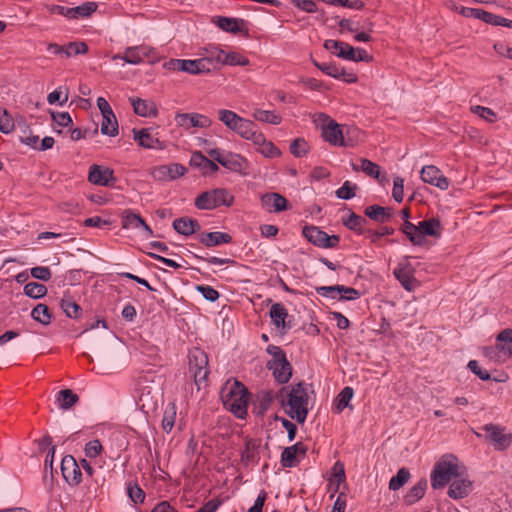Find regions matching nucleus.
Masks as SVG:
<instances>
[{
	"label": "nucleus",
	"instance_id": "obj_1",
	"mask_svg": "<svg viewBox=\"0 0 512 512\" xmlns=\"http://www.w3.org/2000/svg\"><path fill=\"white\" fill-rule=\"evenodd\" d=\"M276 397L285 413L298 423L303 424L308 415L309 396L307 386L299 382L293 386L282 387Z\"/></svg>",
	"mask_w": 512,
	"mask_h": 512
},
{
	"label": "nucleus",
	"instance_id": "obj_2",
	"mask_svg": "<svg viewBox=\"0 0 512 512\" xmlns=\"http://www.w3.org/2000/svg\"><path fill=\"white\" fill-rule=\"evenodd\" d=\"M463 474L464 467L459 465L455 456L452 454L443 455L431 472V486L433 489L444 488L448 483Z\"/></svg>",
	"mask_w": 512,
	"mask_h": 512
},
{
	"label": "nucleus",
	"instance_id": "obj_3",
	"mask_svg": "<svg viewBox=\"0 0 512 512\" xmlns=\"http://www.w3.org/2000/svg\"><path fill=\"white\" fill-rule=\"evenodd\" d=\"M221 398L225 408L236 417L243 419L247 415L249 393L246 387L238 381L230 387H225L221 392Z\"/></svg>",
	"mask_w": 512,
	"mask_h": 512
},
{
	"label": "nucleus",
	"instance_id": "obj_4",
	"mask_svg": "<svg viewBox=\"0 0 512 512\" xmlns=\"http://www.w3.org/2000/svg\"><path fill=\"white\" fill-rule=\"evenodd\" d=\"M266 351L271 355V359L266 364L267 369L272 371V374L278 383H287L292 376V366L289 363L285 352L282 348L275 345H268Z\"/></svg>",
	"mask_w": 512,
	"mask_h": 512
},
{
	"label": "nucleus",
	"instance_id": "obj_5",
	"mask_svg": "<svg viewBox=\"0 0 512 512\" xmlns=\"http://www.w3.org/2000/svg\"><path fill=\"white\" fill-rule=\"evenodd\" d=\"M234 197L224 188H217L198 195L195 199V206L201 210H211L221 205L231 206Z\"/></svg>",
	"mask_w": 512,
	"mask_h": 512
},
{
	"label": "nucleus",
	"instance_id": "obj_6",
	"mask_svg": "<svg viewBox=\"0 0 512 512\" xmlns=\"http://www.w3.org/2000/svg\"><path fill=\"white\" fill-rule=\"evenodd\" d=\"M188 359L189 370L193 374L195 384L198 386V389H200L203 383L206 384L209 374L208 356L202 349L193 348L189 352Z\"/></svg>",
	"mask_w": 512,
	"mask_h": 512
},
{
	"label": "nucleus",
	"instance_id": "obj_7",
	"mask_svg": "<svg viewBox=\"0 0 512 512\" xmlns=\"http://www.w3.org/2000/svg\"><path fill=\"white\" fill-rule=\"evenodd\" d=\"M221 164L226 171L237 173L241 176L248 175V162H190L191 167L199 170L202 176H211L218 170V164Z\"/></svg>",
	"mask_w": 512,
	"mask_h": 512
},
{
	"label": "nucleus",
	"instance_id": "obj_8",
	"mask_svg": "<svg viewBox=\"0 0 512 512\" xmlns=\"http://www.w3.org/2000/svg\"><path fill=\"white\" fill-rule=\"evenodd\" d=\"M218 118L228 129L234 131L242 138L244 136L251 135V128H256V125L253 121L242 118L231 110H219Z\"/></svg>",
	"mask_w": 512,
	"mask_h": 512
},
{
	"label": "nucleus",
	"instance_id": "obj_9",
	"mask_svg": "<svg viewBox=\"0 0 512 512\" xmlns=\"http://www.w3.org/2000/svg\"><path fill=\"white\" fill-rule=\"evenodd\" d=\"M315 122L321 126V136L324 141L331 145L341 146L344 143L343 133L340 125L337 124L333 119L324 113H320L317 116Z\"/></svg>",
	"mask_w": 512,
	"mask_h": 512
},
{
	"label": "nucleus",
	"instance_id": "obj_10",
	"mask_svg": "<svg viewBox=\"0 0 512 512\" xmlns=\"http://www.w3.org/2000/svg\"><path fill=\"white\" fill-rule=\"evenodd\" d=\"M302 233L307 241L320 248H335L340 242L338 235H328L316 226H305Z\"/></svg>",
	"mask_w": 512,
	"mask_h": 512
},
{
	"label": "nucleus",
	"instance_id": "obj_11",
	"mask_svg": "<svg viewBox=\"0 0 512 512\" xmlns=\"http://www.w3.org/2000/svg\"><path fill=\"white\" fill-rule=\"evenodd\" d=\"M482 429L486 433V440L492 442L496 450L504 451L511 445L512 434L506 433L504 427L489 423L484 425Z\"/></svg>",
	"mask_w": 512,
	"mask_h": 512
},
{
	"label": "nucleus",
	"instance_id": "obj_12",
	"mask_svg": "<svg viewBox=\"0 0 512 512\" xmlns=\"http://www.w3.org/2000/svg\"><path fill=\"white\" fill-rule=\"evenodd\" d=\"M186 173L187 168L179 163L161 164L150 170L153 179L159 182L173 181Z\"/></svg>",
	"mask_w": 512,
	"mask_h": 512
},
{
	"label": "nucleus",
	"instance_id": "obj_13",
	"mask_svg": "<svg viewBox=\"0 0 512 512\" xmlns=\"http://www.w3.org/2000/svg\"><path fill=\"white\" fill-rule=\"evenodd\" d=\"M415 269L412 264L405 258L399 262L398 266L394 269L395 278L401 283L402 287L411 292L419 287V281L414 277Z\"/></svg>",
	"mask_w": 512,
	"mask_h": 512
},
{
	"label": "nucleus",
	"instance_id": "obj_14",
	"mask_svg": "<svg viewBox=\"0 0 512 512\" xmlns=\"http://www.w3.org/2000/svg\"><path fill=\"white\" fill-rule=\"evenodd\" d=\"M97 8L98 5L96 2H85L82 5L71 8L55 5L52 7L51 11L69 19H79L91 16Z\"/></svg>",
	"mask_w": 512,
	"mask_h": 512
},
{
	"label": "nucleus",
	"instance_id": "obj_15",
	"mask_svg": "<svg viewBox=\"0 0 512 512\" xmlns=\"http://www.w3.org/2000/svg\"><path fill=\"white\" fill-rule=\"evenodd\" d=\"M155 50L149 46L140 45L127 47L123 55L117 54L113 56V60L122 59L128 64H139L144 61L145 58L154 57Z\"/></svg>",
	"mask_w": 512,
	"mask_h": 512
},
{
	"label": "nucleus",
	"instance_id": "obj_16",
	"mask_svg": "<svg viewBox=\"0 0 512 512\" xmlns=\"http://www.w3.org/2000/svg\"><path fill=\"white\" fill-rule=\"evenodd\" d=\"M181 68H182V72H186V73L192 74V75L209 73L215 69L214 54H211L210 56H207V57L195 59V60L183 59Z\"/></svg>",
	"mask_w": 512,
	"mask_h": 512
},
{
	"label": "nucleus",
	"instance_id": "obj_17",
	"mask_svg": "<svg viewBox=\"0 0 512 512\" xmlns=\"http://www.w3.org/2000/svg\"><path fill=\"white\" fill-rule=\"evenodd\" d=\"M315 67L321 70L328 76H331L336 79H342L346 83H356L358 81V77L353 72L346 71L343 67L336 65L335 63H319L316 60H312Z\"/></svg>",
	"mask_w": 512,
	"mask_h": 512
},
{
	"label": "nucleus",
	"instance_id": "obj_18",
	"mask_svg": "<svg viewBox=\"0 0 512 512\" xmlns=\"http://www.w3.org/2000/svg\"><path fill=\"white\" fill-rule=\"evenodd\" d=\"M61 472L63 478L69 485L75 486L81 482V469L72 455H66L62 458Z\"/></svg>",
	"mask_w": 512,
	"mask_h": 512
},
{
	"label": "nucleus",
	"instance_id": "obj_19",
	"mask_svg": "<svg viewBox=\"0 0 512 512\" xmlns=\"http://www.w3.org/2000/svg\"><path fill=\"white\" fill-rule=\"evenodd\" d=\"M121 225L124 229H139L141 228L145 237L153 236V231L140 214L135 213L131 209H126L121 214Z\"/></svg>",
	"mask_w": 512,
	"mask_h": 512
},
{
	"label": "nucleus",
	"instance_id": "obj_20",
	"mask_svg": "<svg viewBox=\"0 0 512 512\" xmlns=\"http://www.w3.org/2000/svg\"><path fill=\"white\" fill-rule=\"evenodd\" d=\"M88 180L99 186H111L115 183L113 170L98 164H93L89 169Z\"/></svg>",
	"mask_w": 512,
	"mask_h": 512
},
{
	"label": "nucleus",
	"instance_id": "obj_21",
	"mask_svg": "<svg viewBox=\"0 0 512 512\" xmlns=\"http://www.w3.org/2000/svg\"><path fill=\"white\" fill-rule=\"evenodd\" d=\"M421 179L441 190H447L449 187L448 178L435 165L424 166L421 170Z\"/></svg>",
	"mask_w": 512,
	"mask_h": 512
},
{
	"label": "nucleus",
	"instance_id": "obj_22",
	"mask_svg": "<svg viewBox=\"0 0 512 512\" xmlns=\"http://www.w3.org/2000/svg\"><path fill=\"white\" fill-rule=\"evenodd\" d=\"M269 315L272 323L281 330L282 333H286L292 328V322L289 319V314L285 306L281 303H273Z\"/></svg>",
	"mask_w": 512,
	"mask_h": 512
},
{
	"label": "nucleus",
	"instance_id": "obj_23",
	"mask_svg": "<svg viewBox=\"0 0 512 512\" xmlns=\"http://www.w3.org/2000/svg\"><path fill=\"white\" fill-rule=\"evenodd\" d=\"M211 54H214L215 69L224 64L231 66H246L249 64V59L238 52L225 53L223 50L217 49Z\"/></svg>",
	"mask_w": 512,
	"mask_h": 512
},
{
	"label": "nucleus",
	"instance_id": "obj_24",
	"mask_svg": "<svg viewBox=\"0 0 512 512\" xmlns=\"http://www.w3.org/2000/svg\"><path fill=\"white\" fill-rule=\"evenodd\" d=\"M473 490V482L464 476H458L449 486L448 496L454 500L467 497Z\"/></svg>",
	"mask_w": 512,
	"mask_h": 512
},
{
	"label": "nucleus",
	"instance_id": "obj_25",
	"mask_svg": "<svg viewBox=\"0 0 512 512\" xmlns=\"http://www.w3.org/2000/svg\"><path fill=\"white\" fill-rule=\"evenodd\" d=\"M177 124L186 129L192 127L206 128L211 125V120L202 114L198 113H181L175 117Z\"/></svg>",
	"mask_w": 512,
	"mask_h": 512
},
{
	"label": "nucleus",
	"instance_id": "obj_26",
	"mask_svg": "<svg viewBox=\"0 0 512 512\" xmlns=\"http://www.w3.org/2000/svg\"><path fill=\"white\" fill-rule=\"evenodd\" d=\"M307 448L302 442L286 447L281 453V464L283 467H294L297 463V456L304 457L306 455Z\"/></svg>",
	"mask_w": 512,
	"mask_h": 512
},
{
	"label": "nucleus",
	"instance_id": "obj_27",
	"mask_svg": "<svg viewBox=\"0 0 512 512\" xmlns=\"http://www.w3.org/2000/svg\"><path fill=\"white\" fill-rule=\"evenodd\" d=\"M261 204L269 212H281L287 209L288 201L278 193H267L261 197Z\"/></svg>",
	"mask_w": 512,
	"mask_h": 512
},
{
	"label": "nucleus",
	"instance_id": "obj_28",
	"mask_svg": "<svg viewBox=\"0 0 512 512\" xmlns=\"http://www.w3.org/2000/svg\"><path fill=\"white\" fill-rule=\"evenodd\" d=\"M323 46L326 50L331 51L339 58H343L346 60L355 59L354 47L345 42L328 39L324 42Z\"/></svg>",
	"mask_w": 512,
	"mask_h": 512
},
{
	"label": "nucleus",
	"instance_id": "obj_29",
	"mask_svg": "<svg viewBox=\"0 0 512 512\" xmlns=\"http://www.w3.org/2000/svg\"><path fill=\"white\" fill-rule=\"evenodd\" d=\"M134 140L139 146L148 149H163L164 145L149 132L148 129H133Z\"/></svg>",
	"mask_w": 512,
	"mask_h": 512
},
{
	"label": "nucleus",
	"instance_id": "obj_30",
	"mask_svg": "<svg viewBox=\"0 0 512 512\" xmlns=\"http://www.w3.org/2000/svg\"><path fill=\"white\" fill-rule=\"evenodd\" d=\"M199 242L205 247H213L231 243L232 237L225 232H203L199 235Z\"/></svg>",
	"mask_w": 512,
	"mask_h": 512
},
{
	"label": "nucleus",
	"instance_id": "obj_31",
	"mask_svg": "<svg viewBox=\"0 0 512 512\" xmlns=\"http://www.w3.org/2000/svg\"><path fill=\"white\" fill-rule=\"evenodd\" d=\"M274 399H277L269 390H261L256 395V400L253 404V412L258 416H263L270 408Z\"/></svg>",
	"mask_w": 512,
	"mask_h": 512
},
{
	"label": "nucleus",
	"instance_id": "obj_32",
	"mask_svg": "<svg viewBox=\"0 0 512 512\" xmlns=\"http://www.w3.org/2000/svg\"><path fill=\"white\" fill-rule=\"evenodd\" d=\"M172 226L177 233L184 236H190L200 229L198 221L188 217L175 219Z\"/></svg>",
	"mask_w": 512,
	"mask_h": 512
},
{
	"label": "nucleus",
	"instance_id": "obj_33",
	"mask_svg": "<svg viewBox=\"0 0 512 512\" xmlns=\"http://www.w3.org/2000/svg\"><path fill=\"white\" fill-rule=\"evenodd\" d=\"M364 214L371 220L384 223L391 219L393 210L380 205H371L365 208Z\"/></svg>",
	"mask_w": 512,
	"mask_h": 512
},
{
	"label": "nucleus",
	"instance_id": "obj_34",
	"mask_svg": "<svg viewBox=\"0 0 512 512\" xmlns=\"http://www.w3.org/2000/svg\"><path fill=\"white\" fill-rule=\"evenodd\" d=\"M352 169L356 172L361 170L380 182L386 180V174L381 172V168L376 162H361L360 164L352 162Z\"/></svg>",
	"mask_w": 512,
	"mask_h": 512
},
{
	"label": "nucleus",
	"instance_id": "obj_35",
	"mask_svg": "<svg viewBox=\"0 0 512 512\" xmlns=\"http://www.w3.org/2000/svg\"><path fill=\"white\" fill-rule=\"evenodd\" d=\"M134 112L142 117H151L157 115V108L153 102H148L141 98H130Z\"/></svg>",
	"mask_w": 512,
	"mask_h": 512
},
{
	"label": "nucleus",
	"instance_id": "obj_36",
	"mask_svg": "<svg viewBox=\"0 0 512 512\" xmlns=\"http://www.w3.org/2000/svg\"><path fill=\"white\" fill-rule=\"evenodd\" d=\"M199 141L203 145L202 151L204 154L209 155L212 160H227L228 158L234 157L231 152H226L225 150L216 147L215 144L209 140L200 138Z\"/></svg>",
	"mask_w": 512,
	"mask_h": 512
},
{
	"label": "nucleus",
	"instance_id": "obj_37",
	"mask_svg": "<svg viewBox=\"0 0 512 512\" xmlns=\"http://www.w3.org/2000/svg\"><path fill=\"white\" fill-rule=\"evenodd\" d=\"M427 480L425 478L420 479L404 496V502L407 505H413L417 501L423 498L427 489Z\"/></svg>",
	"mask_w": 512,
	"mask_h": 512
},
{
	"label": "nucleus",
	"instance_id": "obj_38",
	"mask_svg": "<svg viewBox=\"0 0 512 512\" xmlns=\"http://www.w3.org/2000/svg\"><path fill=\"white\" fill-rule=\"evenodd\" d=\"M419 227V233L424 237L432 236V237H439L441 232V224L440 221L436 218H430L428 220H423L418 223Z\"/></svg>",
	"mask_w": 512,
	"mask_h": 512
},
{
	"label": "nucleus",
	"instance_id": "obj_39",
	"mask_svg": "<svg viewBox=\"0 0 512 512\" xmlns=\"http://www.w3.org/2000/svg\"><path fill=\"white\" fill-rule=\"evenodd\" d=\"M496 341L499 351L512 357V328L502 330L497 335Z\"/></svg>",
	"mask_w": 512,
	"mask_h": 512
},
{
	"label": "nucleus",
	"instance_id": "obj_40",
	"mask_svg": "<svg viewBox=\"0 0 512 512\" xmlns=\"http://www.w3.org/2000/svg\"><path fill=\"white\" fill-rule=\"evenodd\" d=\"M245 24L244 20H238L235 18L218 17L217 25L220 29L225 32L237 33L242 31V27Z\"/></svg>",
	"mask_w": 512,
	"mask_h": 512
},
{
	"label": "nucleus",
	"instance_id": "obj_41",
	"mask_svg": "<svg viewBox=\"0 0 512 512\" xmlns=\"http://www.w3.org/2000/svg\"><path fill=\"white\" fill-rule=\"evenodd\" d=\"M401 231L409 238V240L414 245H422L424 243V237L419 233L418 225H414L409 220H406L402 227Z\"/></svg>",
	"mask_w": 512,
	"mask_h": 512
},
{
	"label": "nucleus",
	"instance_id": "obj_42",
	"mask_svg": "<svg viewBox=\"0 0 512 512\" xmlns=\"http://www.w3.org/2000/svg\"><path fill=\"white\" fill-rule=\"evenodd\" d=\"M31 317L41 323L42 325H49L51 323L52 315L50 309L45 304L36 305L31 312Z\"/></svg>",
	"mask_w": 512,
	"mask_h": 512
},
{
	"label": "nucleus",
	"instance_id": "obj_43",
	"mask_svg": "<svg viewBox=\"0 0 512 512\" xmlns=\"http://www.w3.org/2000/svg\"><path fill=\"white\" fill-rule=\"evenodd\" d=\"M253 117L257 121L269 123L272 125H278L282 121V117L275 113L274 111H268L263 109H255L253 112Z\"/></svg>",
	"mask_w": 512,
	"mask_h": 512
},
{
	"label": "nucleus",
	"instance_id": "obj_44",
	"mask_svg": "<svg viewBox=\"0 0 512 512\" xmlns=\"http://www.w3.org/2000/svg\"><path fill=\"white\" fill-rule=\"evenodd\" d=\"M60 306L69 318H79L82 313V308L70 296H65Z\"/></svg>",
	"mask_w": 512,
	"mask_h": 512
},
{
	"label": "nucleus",
	"instance_id": "obj_45",
	"mask_svg": "<svg viewBox=\"0 0 512 512\" xmlns=\"http://www.w3.org/2000/svg\"><path fill=\"white\" fill-rule=\"evenodd\" d=\"M101 133L108 136H115L118 134V122L115 114L111 115H101Z\"/></svg>",
	"mask_w": 512,
	"mask_h": 512
},
{
	"label": "nucleus",
	"instance_id": "obj_46",
	"mask_svg": "<svg viewBox=\"0 0 512 512\" xmlns=\"http://www.w3.org/2000/svg\"><path fill=\"white\" fill-rule=\"evenodd\" d=\"M88 52V45L83 41H73L64 45V57L82 55Z\"/></svg>",
	"mask_w": 512,
	"mask_h": 512
},
{
	"label": "nucleus",
	"instance_id": "obj_47",
	"mask_svg": "<svg viewBox=\"0 0 512 512\" xmlns=\"http://www.w3.org/2000/svg\"><path fill=\"white\" fill-rule=\"evenodd\" d=\"M60 407L64 410L71 408L79 401V397L70 389H63L58 394Z\"/></svg>",
	"mask_w": 512,
	"mask_h": 512
},
{
	"label": "nucleus",
	"instance_id": "obj_48",
	"mask_svg": "<svg viewBox=\"0 0 512 512\" xmlns=\"http://www.w3.org/2000/svg\"><path fill=\"white\" fill-rule=\"evenodd\" d=\"M410 472L407 468H400L395 476L389 481L390 490H398L404 486L410 479Z\"/></svg>",
	"mask_w": 512,
	"mask_h": 512
},
{
	"label": "nucleus",
	"instance_id": "obj_49",
	"mask_svg": "<svg viewBox=\"0 0 512 512\" xmlns=\"http://www.w3.org/2000/svg\"><path fill=\"white\" fill-rule=\"evenodd\" d=\"M260 446L258 440L249 439L245 443V449L242 453V461L245 463L254 462L257 460V450Z\"/></svg>",
	"mask_w": 512,
	"mask_h": 512
},
{
	"label": "nucleus",
	"instance_id": "obj_50",
	"mask_svg": "<svg viewBox=\"0 0 512 512\" xmlns=\"http://www.w3.org/2000/svg\"><path fill=\"white\" fill-rule=\"evenodd\" d=\"M289 150L295 158H303L307 156L309 144L303 138H296L291 142Z\"/></svg>",
	"mask_w": 512,
	"mask_h": 512
},
{
	"label": "nucleus",
	"instance_id": "obj_51",
	"mask_svg": "<svg viewBox=\"0 0 512 512\" xmlns=\"http://www.w3.org/2000/svg\"><path fill=\"white\" fill-rule=\"evenodd\" d=\"M366 219L357 215L354 212H350L347 218H343V224L350 230L362 233Z\"/></svg>",
	"mask_w": 512,
	"mask_h": 512
},
{
	"label": "nucleus",
	"instance_id": "obj_52",
	"mask_svg": "<svg viewBox=\"0 0 512 512\" xmlns=\"http://www.w3.org/2000/svg\"><path fill=\"white\" fill-rule=\"evenodd\" d=\"M24 293L30 298L39 299L47 294V287L37 282H30L24 286Z\"/></svg>",
	"mask_w": 512,
	"mask_h": 512
},
{
	"label": "nucleus",
	"instance_id": "obj_53",
	"mask_svg": "<svg viewBox=\"0 0 512 512\" xmlns=\"http://www.w3.org/2000/svg\"><path fill=\"white\" fill-rule=\"evenodd\" d=\"M354 391L351 387H344L341 392L338 394L335 400V406L338 412H342L346 407H348L349 402L353 397Z\"/></svg>",
	"mask_w": 512,
	"mask_h": 512
},
{
	"label": "nucleus",
	"instance_id": "obj_54",
	"mask_svg": "<svg viewBox=\"0 0 512 512\" xmlns=\"http://www.w3.org/2000/svg\"><path fill=\"white\" fill-rule=\"evenodd\" d=\"M482 21L494 26H504L512 29V20L506 19L502 16H498L487 11L485 13H482Z\"/></svg>",
	"mask_w": 512,
	"mask_h": 512
},
{
	"label": "nucleus",
	"instance_id": "obj_55",
	"mask_svg": "<svg viewBox=\"0 0 512 512\" xmlns=\"http://www.w3.org/2000/svg\"><path fill=\"white\" fill-rule=\"evenodd\" d=\"M256 150L265 158L281 157L280 149L269 140H266L259 148H256Z\"/></svg>",
	"mask_w": 512,
	"mask_h": 512
},
{
	"label": "nucleus",
	"instance_id": "obj_56",
	"mask_svg": "<svg viewBox=\"0 0 512 512\" xmlns=\"http://www.w3.org/2000/svg\"><path fill=\"white\" fill-rule=\"evenodd\" d=\"M357 185L350 181H345L343 185L336 190V196L339 199L349 200L355 197Z\"/></svg>",
	"mask_w": 512,
	"mask_h": 512
},
{
	"label": "nucleus",
	"instance_id": "obj_57",
	"mask_svg": "<svg viewBox=\"0 0 512 512\" xmlns=\"http://www.w3.org/2000/svg\"><path fill=\"white\" fill-rule=\"evenodd\" d=\"M15 128L13 118L6 109H0V131L4 134L11 133Z\"/></svg>",
	"mask_w": 512,
	"mask_h": 512
},
{
	"label": "nucleus",
	"instance_id": "obj_58",
	"mask_svg": "<svg viewBox=\"0 0 512 512\" xmlns=\"http://www.w3.org/2000/svg\"><path fill=\"white\" fill-rule=\"evenodd\" d=\"M127 493L133 503H143L145 499V492L140 488L138 484L130 483L127 487Z\"/></svg>",
	"mask_w": 512,
	"mask_h": 512
},
{
	"label": "nucleus",
	"instance_id": "obj_59",
	"mask_svg": "<svg viewBox=\"0 0 512 512\" xmlns=\"http://www.w3.org/2000/svg\"><path fill=\"white\" fill-rule=\"evenodd\" d=\"M175 419H176L175 407L172 406L171 408L166 409L163 414V419H162L163 430L166 431L167 433H169L172 430V428L174 427Z\"/></svg>",
	"mask_w": 512,
	"mask_h": 512
},
{
	"label": "nucleus",
	"instance_id": "obj_60",
	"mask_svg": "<svg viewBox=\"0 0 512 512\" xmlns=\"http://www.w3.org/2000/svg\"><path fill=\"white\" fill-rule=\"evenodd\" d=\"M392 196L394 200L401 203L404 198V179L397 176L393 181Z\"/></svg>",
	"mask_w": 512,
	"mask_h": 512
},
{
	"label": "nucleus",
	"instance_id": "obj_61",
	"mask_svg": "<svg viewBox=\"0 0 512 512\" xmlns=\"http://www.w3.org/2000/svg\"><path fill=\"white\" fill-rule=\"evenodd\" d=\"M102 450H103L102 444L98 439L89 441L85 445V449H84L85 455L89 458H96L97 456H99L101 454Z\"/></svg>",
	"mask_w": 512,
	"mask_h": 512
},
{
	"label": "nucleus",
	"instance_id": "obj_62",
	"mask_svg": "<svg viewBox=\"0 0 512 512\" xmlns=\"http://www.w3.org/2000/svg\"><path fill=\"white\" fill-rule=\"evenodd\" d=\"M339 300H356L360 298L361 293L352 287L339 285Z\"/></svg>",
	"mask_w": 512,
	"mask_h": 512
},
{
	"label": "nucleus",
	"instance_id": "obj_63",
	"mask_svg": "<svg viewBox=\"0 0 512 512\" xmlns=\"http://www.w3.org/2000/svg\"><path fill=\"white\" fill-rule=\"evenodd\" d=\"M197 291L208 301L214 302L219 298V293L216 289L208 285H198Z\"/></svg>",
	"mask_w": 512,
	"mask_h": 512
},
{
	"label": "nucleus",
	"instance_id": "obj_64",
	"mask_svg": "<svg viewBox=\"0 0 512 512\" xmlns=\"http://www.w3.org/2000/svg\"><path fill=\"white\" fill-rule=\"evenodd\" d=\"M50 115L59 126L68 127L72 124V118L68 112L50 111Z\"/></svg>",
	"mask_w": 512,
	"mask_h": 512
}]
</instances>
